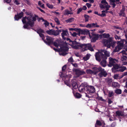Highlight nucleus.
Instances as JSON below:
<instances>
[{
  "label": "nucleus",
  "instance_id": "20e7f679",
  "mask_svg": "<svg viewBox=\"0 0 127 127\" xmlns=\"http://www.w3.org/2000/svg\"><path fill=\"white\" fill-rule=\"evenodd\" d=\"M102 42L103 45L108 48H110L111 47L114 48L116 43V41L113 40L112 38H110L108 39H103L102 41Z\"/></svg>",
  "mask_w": 127,
  "mask_h": 127
},
{
  "label": "nucleus",
  "instance_id": "c85d7f7f",
  "mask_svg": "<svg viewBox=\"0 0 127 127\" xmlns=\"http://www.w3.org/2000/svg\"><path fill=\"white\" fill-rule=\"evenodd\" d=\"M126 69V68L125 67H122L120 68L118 70L119 71L123 72Z\"/></svg>",
  "mask_w": 127,
  "mask_h": 127
},
{
  "label": "nucleus",
  "instance_id": "c9c22d12",
  "mask_svg": "<svg viewBox=\"0 0 127 127\" xmlns=\"http://www.w3.org/2000/svg\"><path fill=\"white\" fill-rule=\"evenodd\" d=\"M102 35L103 37L106 38H108L109 37V34H106V33H103L102 34Z\"/></svg>",
  "mask_w": 127,
  "mask_h": 127
},
{
  "label": "nucleus",
  "instance_id": "13d9d810",
  "mask_svg": "<svg viewBox=\"0 0 127 127\" xmlns=\"http://www.w3.org/2000/svg\"><path fill=\"white\" fill-rule=\"evenodd\" d=\"M118 84V83L117 82H113L112 83V85L114 87H115L116 86H117Z\"/></svg>",
  "mask_w": 127,
  "mask_h": 127
},
{
  "label": "nucleus",
  "instance_id": "4c0bfd02",
  "mask_svg": "<svg viewBox=\"0 0 127 127\" xmlns=\"http://www.w3.org/2000/svg\"><path fill=\"white\" fill-rule=\"evenodd\" d=\"M85 21L86 22L88 21V20L89 18V16L87 15H85Z\"/></svg>",
  "mask_w": 127,
  "mask_h": 127
},
{
  "label": "nucleus",
  "instance_id": "37998d69",
  "mask_svg": "<svg viewBox=\"0 0 127 127\" xmlns=\"http://www.w3.org/2000/svg\"><path fill=\"white\" fill-rule=\"evenodd\" d=\"M95 125H97L101 126V125L102 124L99 121L97 120L96 121Z\"/></svg>",
  "mask_w": 127,
  "mask_h": 127
},
{
  "label": "nucleus",
  "instance_id": "9d476101",
  "mask_svg": "<svg viewBox=\"0 0 127 127\" xmlns=\"http://www.w3.org/2000/svg\"><path fill=\"white\" fill-rule=\"evenodd\" d=\"M100 72L98 74V75L100 78H101L103 77H106L108 74L107 72L105 71L104 69L101 68V69L100 71Z\"/></svg>",
  "mask_w": 127,
  "mask_h": 127
},
{
  "label": "nucleus",
  "instance_id": "0eeeda50",
  "mask_svg": "<svg viewBox=\"0 0 127 127\" xmlns=\"http://www.w3.org/2000/svg\"><path fill=\"white\" fill-rule=\"evenodd\" d=\"M81 49L82 51H84L88 49H89L92 51H94V50L91 45L90 44H81Z\"/></svg>",
  "mask_w": 127,
  "mask_h": 127
},
{
  "label": "nucleus",
  "instance_id": "bb28decb",
  "mask_svg": "<svg viewBox=\"0 0 127 127\" xmlns=\"http://www.w3.org/2000/svg\"><path fill=\"white\" fill-rule=\"evenodd\" d=\"M115 92L117 94H121L122 91L120 89H118L115 91Z\"/></svg>",
  "mask_w": 127,
  "mask_h": 127
},
{
  "label": "nucleus",
  "instance_id": "3c124183",
  "mask_svg": "<svg viewBox=\"0 0 127 127\" xmlns=\"http://www.w3.org/2000/svg\"><path fill=\"white\" fill-rule=\"evenodd\" d=\"M40 36L41 37L42 39L44 40V37L43 34L40 33L39 34Z\"/></svg>",
  "mask_w": 127,
  "mask_h": 127
},
{
  "label": "nucleus",
  "instance_id": "dca6fc26",
  "mask_svg": "<svg viewBox=\"0 0 127 127\" xmlns=\"http://www.w3.org/2000/svg\"><path fill=\"white\" fill-rule=\"evenodd\" d=\"M62 38L64 39H66L65 36H67L68 34V32L67 30L64 31L63 30L62 31Z\"/></svg>",
  "mask_w": 127,
  "mask_h": 127
},
{
  "label": "nucleus",
  "instance_id": "423d86ee",
  "mask_svg": "<svg viewBox=\"0 0 127 127\" xmlns=\"http://www.w3.org/2000/svg\"><path fill=\"white\" fill-rule=\"evenodd\" d=\"M67 39L68 40H69L70 42H72L70 45L73 48L76 49H81V44L75 41H72L69 38H67Z\"/></svg>",
  "mask_w": 127,
  "mask_h": 127
},
{
  "label": "nucleus",
  "instance_id": "1a4fd4ad",
  "mask_svg": "<svg viewBox=\"0 0 127 127\" xmlns=\"http://www.w3.org/2000/svg\"><path fill=\"white\" fill-rule=\"evenodd\" d=\"M72 70L77 77H79L80 76L85 73V72L83 70H80L76 68H74Z\"/></svg>",
  "mask_w": 127,
  "mask_h": 127
},
{
  "label": "nucleus",
  "instance_id": "69168bd1",
  "mask_svg": "<svg viewBox=\"0 0 127 127\" xmlns=\"http://www.w3.org/2000/svg\"><path fill=\"white\" fill-rule=\"evenodd\" d=\"M72 64V65L74 66V67H77L78 66V65L77 64L75 63V64H73L72 63H71Z\"/></svg>",
  "mask_w": 127,
  "mask_h": 127
},
{
  "label": "nucleus",
  "instance_id": "680f3d73",
  "mask_svg": "<svg viewBox=\"0 0 127 127\" xmlns=\"http://www.w3.org/2000/svg\"><path fill=\"white\" fill-rule=\"evenodd\" d=\"M92 23L90 24H88L86 26L87 28H92Z\"/></svg>",
  "mask_w": 127,
  "mask_h": 127
},
{
  "label": "nucleus",
  "instance_id": "b1692460",
  "mask_svg": "<svg viewBox=\"0 0 127 127\" xmlns=\"http://www.w3.org/2000/svg\"><path fill=\"white\" fill-rule=\"evenodd\" d=\"M82 34H88L89 32V30H82Z\"/></svg>",
  "mask_w": 127,
  "mask_h": 127
},
{
  "label": "nucleus",
  "instance_id": "8fccbe9b",
  "mask_svg": "<svg viewBox=\"0 0 127 127\" xmlns=\"http://www.w3.org/2000/svg\"><path fill=\"white\" fill-rule=\"evenodd\" d=\"M14 3L17 5H19L20 4V3L17 0H14Z\"/></svg>",
  "mask_w": 127,
  "mask_h": 127
},
{
  "label": "nucleus",
  "instance_id": "a211bd4d",
  "mask_svg": "<svg viewBox=\"0 0 127 127\" xmlns=\"http://www.w3.org/2000/svg\"><path fill=\"white\" fill-rule=\"evenodd\" d=\"M23 13L21 12L19 14L15 15L14 17L15 20H18L19 19L22 18L23 15Z\"/></svg>",
  "mask_w": 127,
  "mask_h": 127
},
{
  "label": "nucleus",
  "instance_id": "2f4dec72",
  "mask_svg": "<svg viewBox=\"0 0 127 127\" xmlns=\"http://www.w3.org/2000/svg\"><path fill=\"white\" fill-rule=\"evenodd\" d=\"M112 82V79L110 78H108L107 80V82L109 85H110Z\"/></svg>",
  "mask_w": 127,
  "mask_h": 127
},
{
  "label": "nucleus",
  "instance_id": "412c9836",
  "mask_svg": "<svg viewBox=\"0 0 127 127\" xmlns=\"http://www.w3.org/2000/svg\"><path fill=\"white\" fill-rule=\"evenodd\" d=\"M73 14V13L71 12L70 11L68 10L67 9H65L64 10V14L65 15H68L69 14Z\"/></svg>",
  "mask_w": 127,
  "mask_h": 127
},
{
  "label": "nucleus",
  "instance_id": "09e8293b",
  "mask_svg": "<svg viewBox=\"0 0 127 127\" xmlns=\"http://www.w3.org/2000/svg\"><path fill=\"white\" fill-rule=\"evenodd\" d=\"M28 5H30L31 4L30 1L29 0H23Z\"/></svg>",
  "mask_w": 127,
  "mask_h": 127
},
{
  "label": "nucleus",
  "instance_id": "49530a36",
  "mask_svg": "<svg viewBox=\"0 0 127 127\" xmlns=\"http://www.w3.org/2000/svg\"><path fill=\"white\" fill-rule=\"evenodd\" d=\"M68 61L69 62H72L74 61L73 60L72 57H71L68 60Z\"/></svg>",
  "mask_w": 127,
  "mask_h": 127
},
{
  "label": "nucleus",
  "instance_id": "7ed1b4c3",
  "mask_svg": "<svg viewBox=\"0 0 127 127\" xmlns=\"http://www.w3.org/2000/svg\"><path fill=\"white\" fill-rule=\"evenodd\" d=\"M110 56L109 52L104 49L100 50L96 53L95 55L96 60L99 62L100 61L101 58L107 59V57Z\"/></svg>",
  "mask_w": 127,
  "mask_h": 127
},
{
  "label": "nucleus",
  "instance_id": "338daca9",
  "mask_svg": "<svg viewBox=\"0 0 127 127\" xmlns=\"http://www.w3.org/2000/svg\"><path fill=\"white\" fill-rule=\"evenodd\" d=\"M113 102L109 98L108 99V102L109 104H110Z\"/></svg>",
  "mask_w": 127,
  "mask_h": 127
},
{
  "label": "nucleus",
  "instance_id": "a19ab883",
  "mask_svg": "<svg viewBox=\"0 0 127 127\" xmlns=\"http://www.w3.org/2000/svg\"><path fill=\"white\" fill-rule=\"evenodd\" d=\"M116 114L118 116H122L123 115V114L120 111H117L116 112Z\"/></svg>",
  "mask_w": 127,
  "mask_h": 127
},
{
  "label": "nucleus",
  "instance_id": "bf43d9fd",
  "mask_svg": "<svg viewBox=\"0 0 127 127\" xmlns=\"http://www.w3.org/2000/svg\"><path fill=\"white\" fill-rule=\"evenodd\" d=\"M66 68V65H65L64 66L62 67V70L63 71H64L65 70Z\"/></svg>",
  "mask_w": 127,
  "mask_h": 127
},
{
  "label": "nucleus",
  "instance_id": "4d7b16f0",
  "mask_svg": "<svg viewBox=\"0 0 127 127\" xmlns=\"http://www.w3.org/2000/svg\"><path fill=\"white\" fill-rule=\"evenodd\" d=\"M77 34H78V33L76 32H74L73 33L71 34V35L73 37L76 36Z\"/></svg>",
  "mask_w": 127,
  "mask_h": 127
},
{
  "label": "nucleus",
  "instance_id": "6e6d98bb",
  "mask_svg": "<svg viewBox=\"0 0 127 127\" xmlns=\"http://www.w3.org/2000/svg\"><path fill=\"white\" fill-rule=\"evenodd\" d=\"M110 4L112 5V6L113 8H114L116 5L115 2L110 3Z\"/></svg>",
  "mask_w": 127,
  "mask_h": 127
},
{
  "label": "nucleus",
  "instance_id": "aec40b11",
  "mask_svg": "<svg viewBox=\"0 0 127 127\" xmlns=\"http://www.w3.org/2000/svg\"><path fill=\"white\" fill-rule=\"evenodd\" d=\"M122 41L123 42V46L124 45L125 46V49L127 51V40L123 39L122 40Z\"/></svg>",
  "mask_w": 127,
  "mask_h": 127
},
{
  "label": "nucleus",
  "instance_id": "4468645a",
  "mask_svg": "<svg viewBox=\"0 0 127 127\" xmlns=\"http://www.w3.org/2000/svg\"><path fill=\"white\" fill-rule=\"evenodd\" d=\"M101 4H100V6L101 8H105V7L108 5L107 2L105 0H102L101 2Z\"/></svg>",
  "mask_w": 127,
  "mask_h": 127
},
{
  "label": "nucleus",
  "instance_id": "58836bf2",
  "mask_svg": "<svg viewBox=\"0 0 127 127\" xmlns=\"http://www.w3.org/2000/svg\"><path fill=\"white\" fill-rule=\"evenodd\" d=\"M76 31L78 32V34L79 36H80L81 34H82V30H81L80 29H76Z\"/></svg>",
  "mask_w": 127,
  "mask_h": 127
},
{
  "label": "nucleus",
  "instance_id": "39448f33",
  "mask_svg": "<svg viewBox=\"0 0 127 127\" xmlns=\"http://www.w3.org/2000/svg\"><path fill=\"white\" fill-rule=\"evenodd\" d=\"M109 64H108V66L110 67L113 66L112 68L113 70L115 69H117L119 68V66L117 64L118 62V60L113 59L110 57L109 58Z\"/></svg>",
  "mask_w": 127,
  "mask_h": 127
},
{
  "label": "nucleus",
  "instance_id": "5701e85b",
  "mask_svg": "<svg viewBox=\"0 0 127 127\" xmlns=\"http://www.w3.org/2000/svg\"><path fill=\"white\" fill-rule=\"evenodd\" d=\"M72 85L73 88L75 89H76L77 87V83L75 82L72 81Z\"/></svg>",
  "mask_w": 127,
  "mask_h": 127
},
{
  "label": "nucleus",
  "instance_id": "6e6552de",
  "mask_svg": "<svg viewBox=\"0 0 127 127\" xmlns=\"http://www.w3.org/2000/svg\"><path fill=\"white\" fill-rule=\"evenodd\" d=\"M123 42L121 41L118 42H117V45L115 48L113 50V52H116L119 51V50L123 47Z\"/></svg>",
  "mask_w": 127,
  "mask_h": 127
},
{
  "label": "nucleus",
  "instance_id": "2eb2a0df",
  "mask_svg": "<svg viewBox=\"0 0 127 127\" xmlns=\"http://www.w3.org/2000/svg\"><path fill=\"white\" fill-rule=\"evenodd\" d=\"M93 75H96L100 71L101 69V67H100L98 68L95 67L93 68Z\"/></svg>",
  "mask_w": 127,
  "mask_h": 127
},
{
  "label": "nucleus",
  "instance_id": "ddd939ff",
  "mask_svg": "<svg viewBox=\"0 0 127 127\" xmlns=\"http://www.w3.org/2000/svg\"><path fill=\"white\" fill-rule=\"evenodd\" d=\"M86 88L88 93H93L95 92V89L92 86L87 85L86 86Z\"/></svg>",
  "mask_w": 127,
  "mask_h": 127
},
{
  "label": "nucleus",
  "instance_id": "a878e982",
  "mask_svg": "<svg viewBox=\"0 0 127 127\" xmlns=\"http://www.w3.org/2000/svg\"><path fill=\"white\" fill-rule=\"evenodd\" d=\"M119 15L120 16H124L125 15V14L124 12V10H121L120 11V12L119 13Z\"/></svg>",
  "mask_w": 127,
  "mask_h": 127
},
{
  "label": "nucleus",
  "instance_id": "f03ea898",
  "mask_svg": "<svg viewBox=\"0 0 127 127\" xmlns=\"http://www.w3.org/2000/svg\"><path fill=\"white\" fill-rule=\"evenodd\" d=\"M54 45L56 47L59 46L60 47L59 49V54L60 55L65 56L67 53L66 52L68 50V48L66 46L65 44L62 42L60 39H57L55 40L53 43Z\"/></svg>",
  "mask_w": 127,
  "mask_h": 127
},
{
  "label": "nucleus",
  "instance_id": "0e129e2a",
  "mask_svg": "<svg viewBox=\"0 0 127 127\" xmlns=\"http://www.w3.org/2000/svg\"><path fill=\"white\" fill-rule=\"evenodd\" d=\"M4 2H6L7 3H9L10 2L11 0H3Z\"/></svg>",
  "mask_w": 127,
  "mask_h": 127
},
{
  "label": "nucleus",
  "instance_id": "de8ad7c7",
  "mask_svg": "<svg viewBox=\"0 0 127 127\" xmlns=\"http://www.w3.org/2000/svg\"><path fill=\"white\" fill-rule=\"evenodd\" d=\"M55 21L57 23V24L59 25L60 24V23L59 20L57 18H55L54 19Z\"/></svg>",
  "mask_w": 127,
  "mask_h": 127
},
{
  "label": "nucleus",
  "instance_id": "ea45409f",
  "mask_svg": "<svg viewBox=\"0 0 127 127\" xmlns=\"http://www.w3.org/2000/svg\"><path fill=\"white\" fill-rule=\"evenodd\" d=\"M114 94L113 91H110L109 93L108 96L109 97H110L113 96Z\"/></svg>",
  "mask_w": 127,
  "mask_h": 127
},
{
  "label": "nucleus",
  "instance_id": "603ef678",
  "mask_svg": "<svg viewBox=\"0 0 127 127\" xmlns=\"http://www.w3.org/2000/svg\"><path fill=\"white\" fill-rule=\"evenodd\" d=\"M83 10V9L82 8H79V9H78L77 11V14H79Z\"/></svg>",
  "mask_w": 127,
  "mask_h": 127
},
{
  "label": "nucleus",
  "instance_id": "4be33fe9",
  "mask_svg": "<svg viewBox=\"0 0 127 127\" xmlns=\"http://www.w3.org/2000/svg\"><path fill=\"white\" fill-rule=\"evenodd\" d=\"M90 56L91 55L90 54H88L86 56L83 58V59L85 61H87L89 59Z\"/></svg>",
  "mask_w": 127,
  "mask_h": 127
},
{
  "label": "nucleus",
  "instance_id": "7c9ffc66",
  "mask_svg": "<svg viewBox=\"0 0 127 127\" xmlns=\"http://www.w3.org/2000/svg\"><path fill=\"white\" fill-rule=\"evenodd\" d=\"M74 19L73 18H70L65 20V21L67 23H70L73 21Z\"/></svg>",
  "mask_w": 127,
  "mask_h": 127
},
{
  "label": "nucleus",
  "instance_id": "9b49d317",
  "mask_svg": "<svg viewBox=\"0 0 127 127\" xmlns=\"http://www.w3.org/2000/svg\"><path fill=\"white\" fill-rule=\"evenodd\" d=\"M46 40H44L45 42L49 45L53 43L54 41V38L48 36H46Z\"/></svg>",
  "mask_w": 127,
  "mask_h": 127
},
{
  "label": "nucleus",
  "instance_id": "6ab92c4d",
  "mask_svg": "<svg viewBox=\"0 0 127 127\" xmlns=\"http://www.w3.org/2000/svg\"><path fill=\"white\" fill-rule=\"evenodd\" d=\"M106 59L101 58V60H102V61L101 62L100 64L103 67H104L106 66L107 62L106 60Z\"/></svg>",
  "mask_w": 127,
  "mask_h": 127
},
{
  "label": "nucleus",
  "instance_id": "a18cd8bd",
  "mask_svg": "<svg viewBox=\"0 0 127 127\" xmlns=\"http://www.w3.org/2000/svg\"><path fill=\"white\" fill-rule=\"evenodd\" d=\"M47 6L50 8H52L53 7V6L52 5H51L49 3H47L46 4Z\"/></svg>",
  "mask_w": 127,
  "mask_h": 127
},
{
  "label": "nucleus",
  "instance_id": "393cba45",
  "mask_svg": "<svg viewBox=\"0 0 127 127\" xmlns=\"http://www.w3.org/2000/svg\"><path fill=\"white\" fill-rule=\"evenodd\" d=\"M127 59V57L125 55H122L121 56V61H126Z\"/></svg>",
  "mask_w": 127,
  "mask_h": 127
},
{
  "label": "nucleus",
  "instance_id": "c03bdc74",
  "mask_svg": "<svg viewBox=\"0 0 127 127\" xmlns=\"http://www.w3.org/2000/svg\"><path fill=\"white\" fill-rule=\"evenodd\" d=\"M120 53L122 54V55H127V54L125 50H123L121 52H120Z\"/></svg>",
  "mask_w": 127,
  "mask_h": 127
},
{
  "label": "nucleus",
  "instance_id": "79ce46f5",
  "mask_svg": "<svg viewBox=\"0 0 127 127\" xmlns=\"http://www.w3.org/2000/svg\"><path fill=\"white\" fill-rule=\"evenodd\" d=\"M102 13L101 14V16L102 17H104L106 15L105 13L106 12V11L105 10H103L101 11Z\"/></svg>",
  "mask_w": 127,
  "mask_h": 127
},
{
  "label": "nucleus",
  "instance_id": "cd10ccee",
  "mask_svg": "<svg viewBox=\"0 0 127 127\" xmlns=\"http://www.w3.org/2000/svg\"><path fill=\"white\" fill-rule=\"evenodd\" d=\"M86 72L87 74H93V70H92L91 69H87L86 71Z\"/></svg>",
  "mask_w": 127,
  "mask_h": 127
},
{
  "label": "nucleus",
  "instance_id": "f3484780",
  "mask_svg": "<svg viewBox=\"0 0 127 127\" xmlns=\"http://www.w3.org/2000/svg\"><path fill=\"white\" fill-rule=\"evenodd\" d=\"M78 90L80 92H82L84 91L85 89H86V87L84 86L83 84H82L79 87Z\"/></svg>",
  "mask_w": 127,
  "mask_h": 127
},
{
  "label": "nucleus",
  "instance_id": "052dcab7",
  "mask_svg": "<svg viewBox=\"0 0 127 127\" xmlns=\"http://www.w3.org/2000/svg\"><path fill=\"white\" fill-rule=\"evenodd\" d=\"M127 75V71L126 72L123 73L121 75V77H123L124 76Z\"/></svg>",
  "mask_w": 127,
  "mask_h": 127
},
{
  "label": "nucleus",
  "instance_id": "f704fd0d",
  "mask_svg": "<svg viewBox=\"0 0 127 127\" xmlns=\"http://www.w3.org/2000/svg\"><path fill=\"white\" fill-rule=\"evenodd\" d=\"M75 96L77 98H79L81 97V95L79 93H76Z\"/></svg>",
  "mask_w": 127,
  "mask_h": 127
},
{
  "label": "nucleus",
  "instance_id": "e2e57ef3",
  "mask_svg": "<svg viewBox=\"0 0 127 127\" xmlns=\"http://www.w3.org/2000/svg\"><path fill=\"white\" fill-rule=\"evenodd\" d=\"M118 74H115L114 75V78L115 79H117L118 78Z\"/></svg>",
  "mask_w": 127,
  "mask_h": 127
},
{
  "label": "nucleus",
  "instance_id": "e433bc0d",
  "mask_svg": "<svg viewBox=\"0 0 127 127\" xmlns=\"http://www.w3.org/2000/svg\"><path fill=\"white\" fill-rule=\"evenodd\" d=\"M92 27H99V26L97 25L96 23H92Z\"/></svg>",
  "mask_w": 127,
  "mask_h": 127
},
{
  "label": "nucleus",
  "instance_id": "774afa93",
  "mask_svg": "<svg viewBox=\"0 0 127 127\" xmlns=\"http://www.w3.org/2000/svg\"><path fill=\"white\" fill-rule=\"evenodd\" d=\"M115 37L116 39H120V37L119 36H118L117 35H115Z\"/></svg>",
  "mask_w": 127,
  "mask_h": 127
},
{
  "label": "nucleus",
  "instance_id": "f8f14e48",
  "mask_svg": "<svg viewBox=\"0 0 127 127\" xmlns=\"http://www.w3.org/2000/svg\"><path fill=\"white\" fill-rule=\"evenodd\" d=\"M91 34H92V38L91 39V41L93 42H95L96 40H97L99 38V36H101V35H99L98 34L94 33L92 32H91Z\"/></svg>",
  "mask_w": 127,
  "mask_h": 127
},
{
  "label": "nucleus",
  "instance_id": "72a5a7b5",
  "mask_svg": "<svg viewBox=\"0 0 127 127\" xmlns=\"http://www.w3.org/2000/svg\"><path fill=\"white\" fill-rule=\"evenodd\" d=\"M59 34V32L58 31H57V30L55 31L54 30H53V35L55 36H57Z\"/></svg>",
  "mask_w": 127,
  "mask_h": 127
},
{
  "label": "nucleus",
  "instance_id": "473e14b6",
  "mask_svg": "<svg viewBox=\"0 0 127 127\" xmlns=\"http://www.w3.org/2000/svg\"><path fill=\"white\" fill-rule=\"evenodd\" d=\"M37 32L39 34L44 32L41 29H38L37 30Z\"/></svg>",
  "mask_w": 127,
  "mask_h": 127
},
{
  "label": "nucleus",
  "instance_id": "f257e3e1",
  "mask_svg": "<svg viewBox=\"0 0 127 127\" xmlns=\"http://www.w3.org/2000/svg\"><path fill=\"white\" fill-rule=\"evenodd\" d=\"M38 16L35 15L31 14L28 17H25L23 18L22 20L23 23H26L27 22V24L23 26L24 28L29 29L28 27L29 25L31 27H33L34 24V21H36V18Z\"/></svg>",
  "mask_w": 127,
  "mask_h": 127
},
{
  "label": "nucleus",
  "instance_id": "5fc2aeb1",
  "mask_svg": "<svg viewBox=\"0 0 127 127\" xmlns=\"http://www.w3.org/2000/svg\"><path fill=\"white\" fill-rule=\"evenodd\" d=\"M110 6L109 5H107V6H105V7L106 8V9L105 10V11H106L108 10L109 9V8H110Z\"/></svg>",
  "mask_w": 127,
  "mask_h": 127
},
{
  "label": "nucleus",
  "instance_id": "864d4df0",
  "mask_svg": "<svg viewBox=\"0 0 127 127\" xmlns=\"http://www.w3.org/2000/svg\"><path fill=\"white\" fill-rule=\"evenodd\" d=\"M44 24L45 25V26H48L49 25V23L46 20H45L44 21Z\"/></svg>",
  "mask_w": 127,
  "mask_h": 127
},
{
  "label": "nucleus",
  "instance_id": "c756f323",
  "mask_svg": "<svg viewBox=\"0 0 127 127\" xmlns=\"http://www.w3.org/2000/svg\"><path fill=\"white\" fill-rule=\"evenodd\" d=\"M53 30H51L46 31V32L50 35H53Z\"/></svg>",
  "mask_w": 127,
  "mask_h": 127
}]
</instances>
